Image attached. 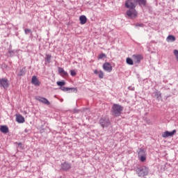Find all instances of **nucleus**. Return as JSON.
Masks as SVG:
<instances>
[{"instance_id":"nucleus-2","label":"nucleus","mask_w":178,"mask_h":178,"mask_svg":"<svg viewBox=\"0 0 178 178\" xmlns=\"http://www.w3.org/2000/svg\"><path fill=\"white\" fill-rule=\"evenodd\" d=\"M127 16H128V17H130V19H136V17H137V10H136V9L134 8H131L128 10H127L126 13Z\"/></svg>"},{"instance_id":"nucleus-26","label":"nucleus","mask_w":178,"mask_h":178,"mask_svg":"<svg viewBox=\"0 0 178 178\" xmlns=\"http://www.w3.org/2000/svg\"><path fill=\"white\" fill-rule=\"evenodd\" d=\"M99 79H104V72L102 71L99 72Z\"/></svg>"},{"instance_id":"nucleus-9","label":"nucleus","mask_w":178,"mask_h":178,"mask_svg":"<svg viewBox=\"0 0 178 178\" xmlns=\"http://www.w3.org/2000/svg\"><path fill=\"white\" fill-rule=\"evenodd\" d=\"M37 101H39V102H42V104H44L45 105H51V102H49V100L47 99L45 97H37L36 98Z\"/></svg>"},{"instance_id":"nucleus-15","label":"nucleus","mask_w":178,"mask_h":178,"mask_svg":"<svg viewBox=\"0 0 178 178\" xmlns=\"http://www.w3.org/2000/svg\"><path fill=\"white\" fill-rule=\"evenodd\" d=\"M71 168L72 166L69 163H64L62 164V166H61V168L63 169V170H69V169H70Z\"/></svg>"},{"instance_id":"nucleus-30","label":"nucleus","mask_w":178,"mask_h":178,"mask_svg":"<svg viewBox=\"0 0 178 178\" xmlns=\"http://www.w3.org/2000/svg\"><path fill=\"white\" fill-rule=\"evenodd\" d=\"M18 145H22V143H18Z\"/></svg>"},{"instance_id":"nucleus-1","label":"nucleus","mask_w":178,"mask_h":178,"mask_svg":"<svg viewBox=\"0 0 178 178\" xmlns=\"http://www.w3.org/2000/svg\"><path fill=\"white\" fill-rule=\"evenodd\" d=\"M112 114L116 118L120 115H122V112H123V106H120V104H113L111 108Z\"/></svg>"},{"instance_id":"nucleus-29","label":"nucleus","mask_w":178,"mask_h":178,"mask_svg":"<svg viewBox=\"0 0 178 178\" xmlns=\"http://www.w3.org/2000/svg\"><path fill=\"white\" fill-rule=\"evenodd\" d=\"M94 73H95V74H98V73H99V72H98L97 70H95L94 71Z\"/></svg>"},{"instance_id":"nucleus-12","label":"nucleus","mask_w":178,"mask_h":178,"mask_svg":"<svg viewBox=\"0 0 178 178\" xmlns=\"http://www.w3.org/2000/svg\"><path fill=\"white\" fill-rule=\"evenodd\" d=\"M31 83L32 84H34V86H40V84H41V83L40 82V81H38V79L35 76H32Z\"/></svg>"},{"instance_id":"nucleus-4","label":"nucleus","mask_w":178,"mask_h":178,"mask_svg":"<svg viewBox=\"0 0 178 178\" xmlns=\"http://www.w3.org/2000/svg\"><path fill=\"white\" fill-rule=\"evenodd\" d=\"M137 5L133 2V0H127L125 1V8L128 9H136Z\"/></svg>"},{"instance_id":"nucleus-17","label":"nucleus","mask_w":178,"mask_h":178,"mask_svg":"<svg viewBox=\"0 0 178 178\" xmlns=\"http://www.w3.org/2000/svg\"><path fill=\"white\" fill-rule=\"evenodd\" d=\"M79 20L81 24H86V23H87V17H86V15H81L79 17Z\"/></svg>"},{"instance_id":"nucleus-28","label":"nucleus","mask_w":178,"mask_h":178,"mask_svg":"<svg viewBox=\"0 0 178 178\" xmlns=\"http://www.w3.org/2000/svg\"><path fill=\"white\" fill-rule=\"evenodd\" d=\"M29 33H31V30H30V29H25V34H29Z\"/></svg>"},{"instance_id":"nucleus-21","label":"nucleus","mask_w":178,"mask_h":178,"mask_svg":"<svg viewBox=\"0 0 178 178\" xmlns=\"http://www.w3.org/2000/svg\"><path fill=\"white\" fill-rule=\"evenodd\" d=\"M126 62L127 65H134V60L130 58H127Z\"/></svg>"},{"instance_id":"nucleus-6","label":"nucleus","mask_w":178,"mask_h":178,"mask_svg":"<svg viewBox=\"0 0 178 178\" xmlns=\"http://www.w3.org/2000/svg\"><path fill=\"white\" fill-rule=\"evenodd\" d=\"M176 134V129H174L172 131L170 132L169 131H164L161 136L163 138H168V137H173Z\"/></svg>"},{"instance_id":"nucleus-3","label":"nucleus","mask_w":178,"mask_h":178,"mask_svg":"<svg viewBox=\"0 0 178 178\" xmlns=\"http://www.w3.org/2000/svg\"><path fill=\"white\" fill-rule=\"evenodd\" d=\"M139 177H144L148 175V168L145 166H142L138 172Z\"/></svg>"},{"instance_id":"nucleus-14","label":"nucleus","mask_w":178,"mask_h":178,"mask_svg":"<svg viewBox=\"0 0 178 178\" xmlns=\"http://www.w3.org/2000/svg\"><path fill=\"white\" fill-rule=\"evenodd\" d=\"M0 131L6 134V133H9V128L6 125H1L0 127Z\"/></svg>"},{"instance_id":"nucleus-25","label":"nucleus","mask_w":178,"mask_h":178,"mask_svg":"<svg viewBox=\"0 0 178 178\" xmlns=\"http://www.w3.org/2000/svg\"><path fill=\"white\" fill-rule=\"evenodd\" d=\"M65 83L63 81L57 82V86H60V87H62V86H65Z\"/></svg>"},{"instance_id":"nucleus-10","label":"nucleus","mask_w":178,"mask_h":178,"mask_svg":"<svg viewBox=\"0 0 178 178\" xmlns=\"http://www.w3.org/2000/svg\"><path fill=\"white\" fill-rule=\"evenodd\" d=\"M103 69L104 70H106V72H112V65L109 63H105L103 65Z\"/></svg>"},{"instance_id":"nucleus-11","label":"nucleus","mask_w":178,"mask_h":178,"mask_svg":"<svg viewBox=\"0 0 178 178\" xmlns=\"http://www.w3.org/2000/svg\"><path fill=\"white\" fill-rule=\"evenodd\" d=\"M16 122H17V123H24V117L20 114H16Z\"/></svg>"},{"instance_id":"nucleus-13","label":"nucleus","mask_w":178,"mask_h":178,"mask_svg":"<svg viewBox=\"0 0 178 178\" xmlns=\"http://www.w3.org/2000/svg\"><path fill=\"white\" fill-rule=\"evenodd\" d=\"M134 2L135 3H138L140 6H145V5H147L146 0H134Z\"/></svg>"},{"instance_id":"nucleus-20","label":"nucleus","mask_w":178,"mask_h":178,"mask_svg":"<svg viewBox=\"0 0 178 178\" xmlns=\"http://www.w3.org/2000/svg\"><path fill=\"white\" fill-rule=\"evenodd\" d=\"M167 41H172L173 42L176 41V38L172 35H170L167 37Z\"/></svg>"},{"instance_id":"nucleus-18","label":"nucleus","mask_w":178,"mask_h":178,"mask_svg":"<svg viewBox=\"0 0 178 178\" xmlns=\"http://www.w3.org/2000/svg\"><path fill=\"white\" fill-rule=\"evenodd\" d=\"M60 89L62 91H69L70 90L75 91V92H77V88H66L64 86H62L61 88H60Z\"/></svg>"},{"instance_id":"nucleus-27","label":"nucleus","mask_w":178,"mask_h":178,"mask_svg":"<svg viewBox=\"0 0 178 178\" xmlns=\"http://www.w3.org/2000/svg\"><path fill=\"white\" fill-rule=\"evenodd\" d=\"M70 73H71V76H76V71H74V70H72L71 71H70Z\"/></svg>"},{"instance_id":"nucleus-23","label":"nucleus","mask_w":178,"mask_h":178,"mask_svg":"<svg viewBox=\"0 0 178 178\" xmlns=\"http://www.w3.org/2000/svg\"><path fill=\"white\" fill-rule=\"evenodd\" d=\"M51 54L46 55V60L48 62V63L51 62Z\"/></svg>"},{"instance_id":"nucleus-7","label":"nucleus","mask_w":178,"mask_h":178,"mask_svg":"<svg viewBox=\"0 0 178 178\" xmlns=\"http://www.w3.org/2000/svg\"><path fill=\"white\" fill-rule=\"evenodd\" d=\"M0 86L4 89L8 88L9 87V81H8V79L3 78L0 79Z\"/></svg>"},{"instance_id":"nucleus-24","label":"nucleus","mask_w":178,"mask_h":178,"mask_svg":"<svg viewBox=\"0 0 178 178\" xmlns=\"http://www.w3.org/2000/svg\"><path fill=\"white\" fill-rule=\"evenodd\" d=\"M104 58H106V55L104 53L99 54L98 56V59H102Z\"/></svg>"},{"instance_id":"nucleus-8","label":"nucleus","mask_w":178,"mask_h":178,"mask_svg":"<svg viewBox=\"0 0 178 178\" xmlns=\"http://www.w3.org/2000/svg\"><path fill=\"white\" fill-rule=\"evenodd\" d=\"M99 123L102 127H108V125L110 124L109 120L105 118H102L99 120Z\"/></svg>"},{"instance_id":"nucleus-5","label":"nucleus","mask_w":178,"mask_h":178,"mask_svg":"<svg viewBox=\"0 0 178 178\" xmlns=\"http://www.w3.org/2000/svg\"><path fill=\"white\" fill-rule=\"evenodd\" d=\"M134 63L138 65L143 60V56L141 54H134L132 56Z\"/></svg>"},{"instance_id":"nucleus-22","label":"nucleus","mask_w":178,"mask_h":178,"mask_svg":"<svg viewBox=\"0 0 178 178\" xmlns=\"http://www.w3.org/2000/svg\"><path fill=\"white\" fill-rule=\"evenodd\" d=\"M138 158L141 162H145L147 161V154H145L143 156H139Z\"/></svg>"},{"instance_id":"nucleus-16","label":"nucleus","mask_w":178,"mask_h":178,"mask_svg":"<svg viewBox=\"0 0 178 178\" xmlns=\"http://www.w3.org/2000/svg\"><path fill=\"white\" fill-rule=\"evenodd\" d=\"M58 73L61 74V76H69V74H67V72L65 71V70H63V68L60 67H58Z\"/></svg>"},{"instance_id":"nucleus-19","label":"nucleus","mask_w":178,"mask_h":178,"mask_svg":"<svg viewBox=\"0 0 178 178\" xmlns=\"http://www.w3.org/2000/svg\"><path fill=\"white\" fill-rule=\"evenodd\" d=\"M144 155H147V154H145V150H144V149H140V150L138 153V157L143 156Z\"/></svg>"}]
</instances>
